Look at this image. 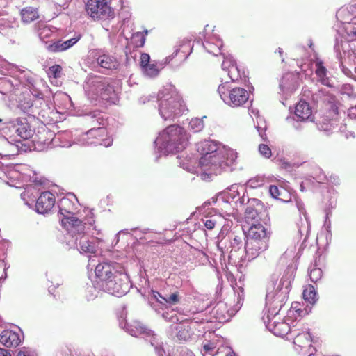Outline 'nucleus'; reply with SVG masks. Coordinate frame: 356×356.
Returning a JSON list of instances; mask_svg holds the SVG:
<instances>
[{
    "label": "nucleus",
    "mask_w": 356,
    "mask_h": 356,
    "mask_svg": "<svg viewBox=\"0 0 356 356\" xmlns=\"http://www.w3.org/2000/svg\"><path fill=\"white\" fill-rule=\"evenodd\" d=\"M222 44V40L216 33H207L204 36L203 47L208 53L213 56L221 54Z\"/></svg>",
    "instance_id": "nucleus-26"
},
{
    "label": "nucleus",
    "mask_w": 356,
    "mask_h": 356,
    "mask_svg": "<svg viewBox=\"0 0 356 356\" xmlns=\"http://www.w3.org/2000/svg\"><path fill=\"white\" fill-rule=\"evenodd\" d=\"M22 167L21 165H4L0 162V179L10 186H13L14 181L21 178L19 171Z\"/></svg>",
    "instance_id": "nucleus-22"
},
{
    "label": "nucleus",
    "mask_w": 356,
    "mask_h": 356,
    "mask_svg": "<svg viewBox=\"0 0 356 356\" xmlns=\"http://www.w3.org/2000/svg\"><path fill=\"white\" fill-rule=\"evenodd\" d=\"M221 149H227L224 146H221L212 140H204L197 144V150L202 155L212 156L218 153Z\"/></svg>",
    "instance_id": "nucleus-33"
},
{
    "label": "nucleus",
    "mask_w": 356,
    "mask_h": 356,
    "mask_svg": "<svg viewBox=\"0 0 356 356\" xmlns=\"http://www.w3.org/2000/svg\"><path fill=\"white\" fill-rule=\"evenodd\" d=\"M204 128V122L202 119L193 118L189 122V129L194 133L200 132Z\"/></svg>",
    "instance_id": "nucleus-48"
},
{
    "label": "nucleus",
    "mask_w": 356,
    "mask_h": 356,
    "mask_svg": "<svg viewBox=\"0 0 356 356\" xmlns=\"http://www.w3.org/2000/svg\"><path fill=\"white\" fill-rule=\"evenodd\" d=\"M166 311L161 313L162 317L166 321H170L172 323H177L179 319L178 318L177 314L175 312L173 309L170 310L169 307L165 309Z\"/></svg>",
    "instance_id": "nucleus-51"
},
{
    "label": "nucleus",
    "mask_w": 356,
    "mask_h": 356,
    "mask_svg": "<svg viewBox=\"0 0 356 356\" xmlns=\"http://www.w3.org/2000/svg\"><path fill=\"white\" fill-rule=\"evenodd\" d=\"M54 146L69 147L73 143L80 145H102L106 147L111 146L113 139L107 136V131L104 127L92 128L87 132L77 136L73 134L71 131H62L57 133L51 140Z\"/></svg>",
    "instance_id": "nucleus-2"
},
{
    "label": "nucleus",
    "mask_w": 356,
    "mask_h": 356,
    "mask_svg": "<svg viewBox=\"0 0 356 356\" xmlns=\"http://www.w3.org/2000/svg\"><path fill=\"white\" fill-rule=\"evenodd\" d=\"M319 130L330 134L337 128L336 121L327 118H323L318 125Z\"/></svg>",
    "instance_id": "nucleus-42"
},
{
    "label": "nucleus",
    "mask_w": 356,
    "mask_h": 356,
    "mask_svg": "<svg viewBox=\"0 0 356 356\" xmlns=\"http://www.w3.org/2000/svg\"><path fill=\"white\" fill-rule=\"evenodd\" d=\"M353 44L348 41L336 40L334 51L343 73L347 76L353 75V64L356 65V51L353 50ZM356 72V66L354 67Z\"/></svg>",
    "instance_id": "nucleus-10"
},
{
    "label": "nucleus",
    "mask_w": 356,
    "mask_h": 356,
    "mask_svg": "<svg viewBox=\"0 0 356 356\" xmlns=\"http://www.w3.org/2000/svg\"><path fill=\"white\" fill-rule=\"evenodd\" d=\"M106 282H109L108 284H110V286L112 287V289L115 291L109 290L102 291L109 294L120 297L125 295L129 291L130 284L129 277L123 270L113 275V277Z\"/></svg>",
    "instance_id": "nucleus-18"
},
{
    "label": "nucleus",
    "mask_w": 356,
    "mask_h": 356,
    "mask_svg": "<svg viewBox=\"0 0 356 356\" xmlns=\"http://www.w3.org/2000/svg\"><path fill=\"white\" fill-rule=\"evenodd\" d=\"M236 203L240 205H243L245 204H249V205L252 204L253 206H257L261 207V201L258 199H252L250 200L248 197H245L243 194L242 197H239L236 200Z\"/></svg>",
    "instance_id": "nucleus-50"
},
{
    "label": "nucleus",
    "mask_w": 356,
    "mask_h": 356,
    "mask_svg": "<svg viewBox=\"0 0 356 356\" xmlns=\"http://www.w3.org/2000/svg\"><path fill=\"white\" fill-rule=\"evenodd\" d=\"M296 206H297V208H298L300 215H303L304 216V217L305 218V222H306V224H307V229H308L309 221H308V218H307V213H306L304 204H303L302 202L297 201L296 202ZM306 231L307 232L308 230H306Z\"/></svg>",
    "instance_id": "nucleus-59"
},
{
    "label": "nucleus",
    "mask_w": 356,
    "mask_h": 356,
    "mask_svg": "<svg viewBox=\"0 0 356 356\" xmlns=\"http://www.w3.org/2000/svg\"><path fill=\"white\" fill-rule=\"evenodd\" d=\"M87 116L90 117L91 119L95 118L97 123L99 124L104 125V120L101 117V113L99 111H94L88 113Z\"/></svg>",
    "instance_id": "nucleus-62"
},
{
    "label": "nucleus",
    "mask_w": 356,
    "mask_h": 356,
    "mask_svg": "<svg viewBox=\"0 0 356 356\" xmlns=\"http://www.w3.org/2000/svg\"><path fill=\"white\" fill-rule=\"evenodd\" d=\"M234 293L235 296L237 293V300L236 304L232 308H228L227 302H218L212 309L211 314L217 321L220 323L229 321L241 307L244 296L243 289L238 287L237 291L234 289Z\"/></svg>",
    "instance_id": "nucleus-14"
},
{
    "label": "nucleus",
    "mask_w": 356,
    "mask_h": 356,
    "mask_svg": "<svg viewBox=\"0 0 356 356\" xmlns=\"http://www.w3.org/2000/svg\"><path fill=\"white\" fill-rule=\"evenodd\" d=\"M186 316H188L191 322L195 323H204L205 322L211 321V319L208 318L206 313H204L202 311L199 312H190L189 314Z\"/></svg>",
    "instance_id": "nucleus-45"
},
{
    "label": "nucleus",
    "mask_w": 356,
    "mask_h": 356,
    "mask_svg": "<svg viewBox=\"0 0 356 356\" xmlns=\"http://www.w3.org/2000/svg\"><path fill=\"white\" fill-rule=\"evenodd\" d=\"M55 105L58 107V113H64L73 107V103L70 97L66 93L56 94L54 97Z\"/></svg>",
    "instance_id": "nucleus-37"
},
{
    "label": "nucleus",
    "mask_w": 356,
    "mask_h": 356,
    "mask_svg": "<svg viewBox=\"0 0 356 356\" xmlns=\"http://www.w3.org/2000/svg\"><path fill=\"white\" fill-rule=\"evenodd\" d=\"M62 67L59 65H54L51 66L47 70V74L50 78L53 77L55 79L59 78L61 76Z\"/></svg>",
    "instance_id": "nucleus-52"
},
{
    "label": "nucleus",
    "mask_w": 356,
    "mask_h": 356,
    "mask_svg": "<svg viewBox=\"0 0 356 356\" xmlns=\"http://www.w3.org/2000/svg\"><path fill=\"white\" fill-rule=\"evenodd\" d=\"M315 65V74L316 76L317 81L321 83L322 85L326 86L329 88H332L333 81L329 76L330 72L324 65L323 62L316 58L314 61Z\"/></svg>",
    "instance_id": "nucleus-28"
},
{
    "label": "nucleus",
    "mask_w": 356,
    "mask_h": 356,
    "mask_svg": "<svg viewBox=\"0 0 356 356\" xmlns=\"http://www.w3.org/2000/svg\"><path fill=\"white\" fill-rule=\"evenodd\" d=\"M312 99L314 102H322L330 106L333 113H336L337 107L336 106L335 97L327 91L326 89L321 88L312 94Z\"/></svg>",
    "instance_id": "nucleus-32"
},
{
    "label": "nucleus",
    "mask_w": 356,
    "mask_h": 356,
    "mask_svg": "<svg viewBox=\"0 0 356 356\" xmlns=\"http://www.w3.org/2000/svg\"><path fill=\"white\" fill-rule=\"evenodd\" d=\"M21 341V334L17 332L6 330L0 335V343L8 348L16 347Z\"/></svg>",
    "instance_id": "nucleus-34"
},
{
    "label": "nucleus",
    "mask_w": 356,
    "mask_h": 356,
    "mask_svg": "<svg viewBox=\"0 0 356 356\" xmlns=\"http://www.w3.org/2000/svg\"><path fill=\"white\" fill-rule=\"evenodd\" d=\"M268 248V241L248 238L245 246V254L246 261H250L256 258L260 253Z\"/></svg>",
    "instance_id": "nucleus-21"
},
{
    "label": "nucleus",
    "mask_w": 356,
    "mask_h": 356,
    "mask_svg": "<svg viewBox=\"0 0 356 356\" xmlns=\"http://www.w3.org/2000/svg\"><path fill=\"white\" fill-rule=\"evenodd\" d=\"M221 220L222 219L219 216H212L211 217H206V218L203 220V221L204 227L207 229L211 230L213 229L216 226L220 227L221 225V223L219 221Z\"/></svg>",
    "instance_id": "nucleus-46"
},
{
    "label": "nucleus",
    "mask_w": 356,
    "mask_h": 356,
    "mask_svg": "<svg viewBox=\"0 0 356 356\" xmlns=\"http://www.w3.org/2000/svg\"><path fill=\"white\" fill-rule=\"evenodd\" d=\"M179 300L177 293L163 296L156 291L152 290L148 295L149 303L157 313H161V311L168 309V306L175 305L179 302Z\"/></svg>",
    "instance_id": "nucleus-17"
},
{
    "label": "nucleus",
    "mask_w": 356,
    "mask_h": 356,
    "mask_svg": "<svg viewBox=\"0 0 356 356\" xmlns=\"http://www.w3.org/2000/svg\"><path fill=\"white\" fill-rule=\"evenodd\" d=\"M264 184L263 179L260 178L251 179L248 181V185L251 188L260 187Z\"/></svg>",
    "instance_id": "nucleus-61"
},
{
    "label": "nucleus",
    "mask_w": 356,
    "mask_h": 356,
    "mask_svg": "<svg viewBox=\"0 0 356 356\" xmlns=\"http://www.w3.org/2000/svg\"><path fill=\"white\" fill-rule=\"evenodd\" d=\"M97 64L102 68L106 70H115L119 66V62L113 56L102 54L97 58Z\"/></svg>",
    "instance_id": "nucleus-38"
},
{
    "label": "nucleus",
    "mask_w": 356,
    "mask_h": 356,
    "mask_svg": "<svg viewBox=\"0 0 356 356\" xmlns=\"http://www.w3.org/2000/svg\"><path fill=\"white\" fill-rule=\"evenodd\" d=\"M262 204L261 203V207L257 206H253L252 204L249 205L245 210V219L247 220H255L257 222V218L259 217V211L262 209Z\"/></svg>",
    "instance_id": "nucleus-43"
},
{
    "label": "nucleus",
    "mask_w": 356,
    "mask_h": 356,
    "mask_svg": "<svg viewBox=\"0 0 356 356\" xmlns=\"http://www.w3.org/2000/svg\"><path fill=\"white\" fill-rule=\"evenodd\" d=\"M188 142V134L182 127L172 124L162 131L154 140L157 151L163 155L184 150Z\"/></svg>",
    "instance_id": "nucleus-5"
},
{
    "label": "nucleus",
    "mask_w": 356,
    "mask_h": 356,
    "mask_svg": "<svg viewBox=\"0 0 356 356\" xmlns=\"http://www.w3.org/2000/svg\"><path fill=\"white\" fill-rule=\"evenodd\" d=\"M59 219L61 225L69 233H81L86 229L83 220L74 216L78 209V201L74 195L63 197L58 203Z\"/></svg>",
    "instance_id": "nucleus-6"
},
{
    "label": "nucleus",
    "mask_w": 356,
    "mask_h": 356,
    "mask_svg": "<svg viewBox=\"0 0 356 356\" xmlns=\"http://www.w3.org/2000/svg\"><path fill=\"white\" fill-rule=\"evenodd\" d=\"M259 154L264 156V158L269 159L271 155V149H270L269 146L265 144H261L259 146Z\"/></svg>",
    "instance_id": "nucleus-58"
},
{
    "label": "nucleus",
    "mask_w": 356,
    "mask_h": 356,
    "mask_svg": "<svg viewBox=\"0 0 356 356\" xmlns=\"http://www.w3.org/2000/svg\"><path fill=\"white\" fill-rule=\"evenodd\" d=\"M303 298L305 301L309 304L314 305L318 300V295L314 286L312 284L308 285L303 291Z\"/></svg>",
    "instance_id": "nucleus-41"
},
{
    "label": "nucleus",
    "mask_w": 356,
    "mask_h": 356,
    "mask_svg": "<svg viewBox=\"0 0 356 356\" xmlns=\"http://www.w3.org/2000/svg\"><path fill=\"white\" fill-rule=\"evenodd\" d=\"M56 200L53 193L45 191L40 194L35 202V211L40 214L47 213L55 205Z\"/></svg>",
    "instance_id": "nucleus-24"
},
{
    "label": "nucleus",
    "mask_w": 356,
    "mask_h": 356,
    "mask_svg": "<svg viewBox=\"0 0 356 356\" xmlns=\"http://www.w3.org/2000/svg\"><path fill=\"white\" fill-rule=\"evenodd\" d=\"M121 328L126 330L127 333L134 337H139L143 335L144 337H152L154 339L150 340L152 346H154L156 334L151 330L147 329L144 325L139 321H134L128 323L125 320L120 321Z\"/></svg>",
    "instance_id": "nucleus-19"
},
{
    "label": "nucleus",
    "mask_w": 356,
    "mask_h": 356,
    "mask_svg": "<svg viewBox=\"0 0 356 356\" xmlns=\"http://www.w3.org/2000/svg\"><path fill=\"white\" fill-rule=\"evenodd\" d=\"M295 115L297 121H313L312 110L309 104L305 102L300 100L296 106Z\"/></svg>",
    "instance_id": "nucleus-36"
},
{
    "label": "nucleus",
    "mask_w": 356,
    "mask_h": 356,
    "mask_svg": "<svg viewBox=\"0 0 356 356\" xmlns=\"http://www.w3.org/2000/svg\"><path fill=\"white\" fill-rule=\"evenodd\" d=\"M226 71L227 72V74L232 81H235L238 79L239 71L236 64L232 65V67L227 69Z\"/></svg>",
    "instance_id": "nucleus-55"
},
{
    "label": "nucleus",
    "mask_w": 356,
    "mask_h": 356,
    "mask_svg": "<svg viewBox=\"0 0 356 356\" xmlns=\"http://www.w3.org/2000/svg\"><path fill=\"white\" fill-rule=\"evenodd\" d=\"M22 20L24 23H30L38 18V12L33 7H26L21 10Z\"/></svg>",
    "instance_id": "nucleus-40"
},
{
    "label": "nucleus",
    "mask_w": 356,
    "mask_h": 356,
    "mask_svg": "<svg viewBox=\"0 0 356 356\" xmlns=\"http://www.w3.org/2000/svg\"><path fill=\"white\" fill-rule=\"evenodd\" d=\"M11 26V22L5 17V15H0V29Z\"/></svg>",
    "instance_id": "nucleus-63"
},
{
    "label": "nucleus",
    "mask_w": 356,
    "mask_h": 356,
    "mask_svg": "<svg viewBox=\"0 0 356 356\" xmlns=\"http://www.w3.org/2000/svg\"><path fill=\"white\" fill-rule=\"evenodd\" d=\"M31 188H26L23 193L21 194V197L24 200V203L29 207L33 205V203L35 202V195H33V193H31Z\"/></svg>",
    "instance_id": "nucleus-49"
},
{
    "label": "nucleus",
    "mask_w": 356,
    "mask_h": 356,
    "mask_svg": "<svg viewBox=\"0 0 356 356\" xmlns=\"http://www.w3.org/2000/svg\"><path fill=\"white\" fill-rule=\"evenodd\" d=\"M143 73L145 76L154 78L156 77L159 73V69L156 64H149L143 67Z\"/></svg>",
    "instance_id": "nucleus-47"
},
{
    "label": "nucleus",
    "mask_w": 356,
    "mask_h": 356,
    "mask_svg": "<svg viewBox=\"0 0 356 356\" xmlns=\"http://www.w3.org/2000/svg\"><path fill=\"white\" fill-rule=\"evenodd\" d=\"M193 46L191 40L184 38L175 47V49L171 56L166 58V63H170L175 56H179L181 60H186L192 52Z\"/></svg>",
    "instance_id": "nucleus-30"
},
{
    "label": "nucleus",
    "mask_w": 356,
    "mask_h": 356,
    "mask_svg": "<svg viewBox=\"0 0 356 356\" xmlns=\"http://www.w3.org/2000/svg\"><path fill=\"white\" fill-rule=\"evenodd\" d=\"M194 163H195V161H193L191 159H190V160H188L186 162H185L184 161H179L180 165L184 169H185L189 172H193Z\"/></svg>",
    "instance_id": "nucleus-60"
},
{
    "label": "nucleus",
    "mask_w": 356,
    "mask_h": 356,
    "mask_svg": "<svg viewBox=\"0 0 356 356\" xmlns=\"http://www.w3.org/2000/svg\"><path fill=\"white\" fill-rule=\"evenodd\" d=\"M157 98L159 113L165 121H173L187 110L182 97L171 84L163 87Z\"/></svg>",
    "instance_id": "nucleus-4"
},
{
    "label": "nucleus",
    "mask_w": 356,
    "mask_h": 356,
    "mask_svg": "<svg viewBox=\"0 0 356 356\" xmlns=\"http://www.w3.org/2000/svg\"><path fill=\"white\" fill-rule=\"evenodd\" d=\"M9 124V128L23 139H28L33 134L32 130L24 118H15Z\"/></svg>",
    "instance_id": "nucleus-27"
},
{
    "label": "nucleus",
    "mask_w": 356,
    "mask_h": 356,
    "mask_svg": "<svg viewBox=\"0 0 356 356\" xmlns=\"http://www.w3.org/2000/svg\"><path fill=\"white\" fill-rule=\"evenodd\" d=\"M239 187L238 184H233L222 192L218 197H221L226 202L233 201L240 195Z\"/></svg>",
    "instance_id": "nucleus-39"
},
{
    "label": "nucleus",
    "mask_w": 356,
    "mask_h": 356,
    "mask_svg": "<svg viewBox=\"0 0 356 356\" xmlns=\"http://www.w3.org/2000/svg\"><path fill=\"white\" fill-rule=\"evenodd\" d=\"M270 232L267 226L261 223L252 222L248 232V238L268 241L269 239Z\"/></svg>",
    "instance_id": "nucleus-31"
},
{
    "label": "nucleus",
    "mask_w": 356,
    "mask_h": 356,
    "mask_svg": "<svg viewBox=\"0 0 356 356\" xmlns=\"http://www.w3.org/2000/svg\"><path fill=\"white\" fill-rule=\"evenodd\" d=\"M311 334L309 332H304L297 334L294 339V343L300 347L305 346L312 341Z\"/></svg>",
    "instance_id": "nucleus-44"
},
{
    "label": "nucleus",
    "mask_w": 356,
    "mask_h": 356,
    "mask_svg": "<svg viewBox=\"0 0 356 356\" xmlns=\"http://www.w3.org/2000/svg\"><path fill=\"white\" fill-rule=\"evenodd\" d=\"M278 319L280 318L277 315L273 317V316H269V314H267L264 323L268 330L279 337H284L291 332L289 325L285 321H278Z\"/></svg>",
    "instance_id": "nucleus-20"
},
{
    "label": "nucleus",
    "mask_w": 356,
    "mask_h": 356,
    "mask_svg": "<svg viewBox=\"0 0 356 356\" xmlns=\"http://www.w3.org/2000/svg\"><path fill=\"white\" fill-rule=\"evenodd\" d=\"M218 92L223 102L229 107L243 106L249 99V92L243 88H232L228 82L220 84Z\"/></svg>",
    "instance_id": "nucleus-11"
},
{
    "label": "nucleus",
    "mask_w": 356,
    "mask_h": 356,
    "mask_svg": "<svg viewBox=\"0 0 356 356\" xmlns=\"http://www.w3.org/2000/svg\"><path fill=\"white\" fill-rule=\"evenodd\" d=\"M322 270L318 268H313L309 271V277L313 282H318L322 277Z\"/></svg>",
    "instance_id": "nucleus-54"
},
{
    "label": "nucleus",
    "mask_w": 356,
    "mask_h": 356,
    "mask_svg": "<svg viewBox=\"0 0 356 356\" xmlns=\"http://www.w3.org/2000/svg\"><path fill=\"white\" fill-rule=\"evenodd\" d=\"M84 212V222L83 225L86 226V229L81 233H70L72 238V241L68 242L70 248H76L80 253L94 254L97 251V247L95 245L93 240L90 241L89 237L86 234L90 227H92L95 232V234L99 235L101 232L95 225V216L93 209L86 208L83 210Z\"/></svg>",
    "instance_id": "nucleus-8"
},
{
    "label": "nucleus",
    "mask_w": 356,
    "mask_h": 356,
    "mask_svg": "<svg viewBox=\"0 0 356 356\" xmlns=\"http://www.w3.org/2000/svg\"><path fill=\"white\" fill-rule=\"evenodd\" d=\"M283 192L284 193L285 192L284 190H283V189L280 190L278 188V187L275 185H271L269 187V193H270V195L275 199H277V200L284 201L283 198L280 197V196H282ZM284 202H287V201L284 200Z\"/></svg>",
    "instance_id": "nucleus-53"
},
{
    "label": "nucleus",
    "mask_w": 356,
    "mask_h": 356,
    "mask_svg": "<svg viewBox=\"0 0 356 356\" xmlns=\"http://www.w3.org/2000/svg\"><path fill=\"white\" fill-rule=\"evenodd\" d=\"M86 10L93 19H106L114 16L111 0H88Z\"/></svg>",
    "instance_id": "nucleus-16"
},
{
    "label": "nucleus",
    "mask_w": 356,
    "mask_h": 356,
    "mask_svg": "<svg viewBox=\"0 0 356 356\" xmlns=\"http://www.w3.org/2000/svg\"><path fill=\"white\" fill-rule=\"evenodd\" d=\"M81 34L75 33L74 37L69 40L65 41L57 40L54 41V42L48 44L47 49L49 51L53 53L62 52L74 46L81 39Z\"/></svg>",
    "instance_id": "nucleus-29"
},
{
    "label": "nucleus",
    "mask_w": 356,
    "mask_h": 356,
    "mask_svg": "<svg viewBox=\"0 0 356 356\" xmlns=\"http://www.w3.org/2000/svg\"><path fill=\"white\" fill-rule=\"evenodd\" d=\"M150 57L149 54L143 53L140 56V65L142 67L150 64L149 63Z\"/></svg>",
    "instance_id": "nucleus-64"
},
{
    "label": "nucleus",
    "mask_w": 356,
    "mask_h": 356,
    "mask_svg": "<svg viewBox=\"0 0 356 356\" xmlns=\"http://www.w3.org/2000/svg\"><path fill=\"white\" fill-rule=\"evenodd\" d=\"M88 96L93 99H102L115 103L118 99L119 83L100 76L90 77L84 85Z\"/></svg>",
    "instance_id": "nucleus-7"
},
{
    "label": "nucleus",
    "mask_w": 356,
    "mask_h": 356,
    "mask_svg": "<svg viewBox=\"0 0 356 356\" xmlns=\"http://www.w3.org/2000/svg\"><path fill=\"white\" fill-rule=\"evenodd\" d=\"M15 68L16 72H19L17 81L19 91L29 92L33 96H35L37 92L35 90V80L33 74L30 72L20 70L17 67Z\"/></svg>",
    "instance_id": "nucleus-23"
},
{
    "label": "nucleus",
    "mask_w": 356,
    "mask_h": 356,
    "mask_svg": "<svg viewBox=\"0 0 356 356\" xmlns=\"http://www.w3.org/2000/svg\"><path fill=\"white\" fill-rule=\"evenodd\" d=\"M133 40H134L136 46L142 47L145 44V36L141 32H136L133 34Z\"/></svg>",
    "instance_id": "nucleus-57"
},
{
    "label": "nucleus",
    "mask_w": 356,
    "mask_h": 356,
    "mask_svg": "<svg viewBox=\"0 0 356 356\" xmlns=\"http://www.w3.org/2000/svg\"><path fill=\"white\" fill-rule=\"evenodd\" d=\"M299 86V78L298 74H285L280 83V89L286 96L291 95Z\"/></svg>",
    "instance_id": "nucleus-25"
},
{
    "label": "nucleus",
    "mask_w": 356,
    "mask_h": 356,
    "mask_svg": "<svg viewBox=\"0 0 356 356\" xmlns=\"http://www.w3.org/2000/svg\"><path fill=\"white\" fill-rule=\"evenodd\" d=\"M223 55V62L222 63V68L224 71H226L227 69L232 67V65H234L236 64V61L231 56H225Z\"/></svg>",
    "instance_id": "nucleus-56"
},
{
    "label": "nucleus",
    "mask_w": 356,
    "mask_h": 356,
    "mask_svg": "<svg viewBox=\"0 0 356 356\" xmlns=\"http://www.w3.org/2000/svg\"><path fill=\"white\" fill-rule=\"evenodd\" d=\"M237 153L232 149H221L218 153L201 156L199 165L201 177L203 179L210 178L211 175H218L225 171H232L234 169Z\"/></svg>",
    "instance_id": "nucleus-3"
},
{
    "label": "nucleus",
    "mask_w": 356,
    "mask_h": 356,
    "mask_svg": "<svg viewBox=\"0 0 356 356\" xmlns=\"http://www.w3.org/2000/svg\"><path fill=\"white\" fill-rule=\"evenodd\" d=\"M19 88L16 79H11L8 77H1L0 76V93L5 95H18Z\"/></svg>",
    "instance_id": "nucleus-35"
},
{
    "label": "nucleus",
    "mask_w": 356,
    "mask_h": 356,
    "mask_svg": "<svg viewBox=\"0 0 356 356\" xmlns=\"http://www.w3.org/2000/svg\"><path fill=\"white\" fill-rule=\"evenodd\" d=\"M245 236L230 232L220 238L217 243L218 249L221 252L224 259L227 257L229 263L242 262L246 261L245 258Z\"/></svg>",
    "instance_id": "nucleus-9"
},
{
    "label": "nucleus",
    "mask_w": 356,
    "mask_h": 356,
    "mask_svg": "<svg viewBox=\"0 0 356 356\" xmlns=\"http://www.w3.org/2000/svg\"><path fill=\"white\" fill-rule=\"evenodd\" d=\"M16 101L18 107L25 113L33 116H45L44 108L47 107L45 101L37 97V93L33 96L29 92L19 91Z\"/></svg>",
    "instance_id": "nucleus-13"
},
{
    "label": "nucleus",
    "mask_w": 356,
    "mask_h": 356,
    "mask_svg": "<svg viewBox=\"0 0 356 356\" xmlns=\"http://www.w3.org/2000/svg\"><path fill=\"white\" fill-rule=\"evenodd\" d=\"M122 270L121 267L116 264L102 262L97 264L95 270V280L92 286L88 287L87 292L90 293L92 289L113 291L112 287L108 284L109 282L106 281Z\"/></svg>",
    "instance_id": "nucleus-12"
},
{
    "label": "nucleus",
    "mask_w": 356,
    "mask_h": 356,
    "mask_svg": "<svg viewBox=\"0 0 356 356\" xmlns=\"http://www.w3.org/2000/svg\"><path fill=\"white\" fill-rule=\"evenodd\" d=\"M295 257V248L288 249L281 257L280 261L284 263L287 260H291V263L288 264L284 274L280 281L276 277H272L267 284L265 309L267 314H269V316L275 317L278 315L280 309L287 301L291 282L296 270V266L294 264Z\"/></svg>",
    "instance_id": "nucleus-1"
},
{
    "label": "nucleus",
    "mask_w": 356,
    "mask_h": 356,
    "mask_svg": "<svg viewBox=\"0 0 356 356\" xmlns=\"http://www.w3.org/2000/svg\"><path fill=\"white\" fill-rule=\"evenodd\" d=\"M336 16L342 24L339 31L346 35L349 40L356 38V3L347 8L339 9Z\"/></svg>",
    "instance_id": "nucleus-15"
}]
</instances>
